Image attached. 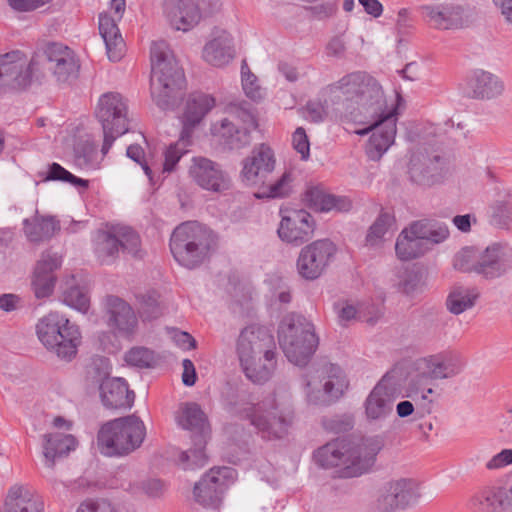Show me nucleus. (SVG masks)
Masks as SVG:
<instances>
[{
	"label": "nucleus",
	"instance_id": "nucleus-1",
	"mask_svg": "<svg viewBox=\"0 0 512 512\" xmlns=\"http://www.w3.org/2000/svg\"><path fill=\"white\" fill-rule=\"evenodd\" d=\"M335 112V117L357 119L356 112L373 111L369 130L372 134L366 145L370 160L379 161L394 143L397 132V109H385L383 92L379 83L365 72L344 75L323 89Z\"/></svg>",
	"mask_w": 512,
	"mask_h": 512
},
{
	"label": "nucleus",
	"instance_id": "nucleus-2",
	"mask_svg": "<svg viewBox=\"0 0 512 512\" xmlns=\"http://www.w3.org/2000/svg\"><path fill=\"white\" fill-rule=\"evenodd\" d=\"M384 446L381 436L336 439L320 447L314 454L315 461L324 468H336L341 478H353L367 472L376 455Z\"/></svg>",
	"mask_w": 512,
	"mask_h": 512
},
{
	"label": "nucleus",
	"instance_id": "nucleus-3",
	"mask_svg": "<svg viewBox=\"0 0 512 512\" xmlns=\"http://www.w3.org/2000/svg\"><path fill=\"white\" fill-rule=\"evenodd\" d=\"M242 416L257 430L262 438L282 439L292 427L295 411L287 383L277 384L273 391L256 403H248Z\"/></svg>",
	"mask_w": 512,
	"mask_h": 512
},
{
	"label": "nucleus",
	"instance_id": "nucleus-4",
	"mask_svg": "<svg viewBox=\"0 0 512 512\" xmlns=\"http://www.w3.org/2000/svg\"><path fill=\"white\" fill-rule=\"evenodd\" d=\"M151 95L156 105L169 109L185 86V76L165 41L154 42L150 50Z\"/></svg>",
	"mask_w": 512,
	"mask_h": 512
},
{
	"label": "nucleus",
	"instance_id": "nucleus-5",
	"mask_svg": "<svg viewBox=\"0 0 512 512\" xmlns=\"http://www.w3.org/2000/svg\"><path fill=\"white\" fill-rule=\"evenodd\" d=\"M35 329L40 343L60 360L70 362L76 357L81 331L65 314L51 311L38 320Z\"/></svg>",
	"mask_w": 512,
	"mask_h": 512
},
{
	"label": "nucleus",
	"instance_id": "nucleus-6",
	"mask_svg": "<svg viewBox=\"0 0 512 512\" xmlns=\"http://www.w3.org/2000/svg\"><path fill=\"white\" fill-rule=\"evenodd\" d=\"M215 245V235L196 221L178 225L172 232L169 242L174 259L183 267L193 269L209 256Z\"/></svg>",
	"mask_w": 512,
	"mask_h": 512
},
{
	"label": "nucleus",
	"instance_id": "nucleus-7",
	"mask_svg": "<svg viewBox=\"0 0 512 512\" xmlns=\"http://www.w3.org/2000/svg\"><path fill=\"white\" fill-rule=\"evenodd\" d=\"M278 339L287 359L297 366H305L318 346L314 325L295 314H289L282 319Z\"/></svg>",
	"mask_w": 512,
	"mask_h": 512
},
{
	"label": "nucleus",
	"instance_id": "nucleus-8",
	"mask_svg": "<svg viewBox=\"0 0 512 512\" xmlns=\"http://www.w3.org/2000/svg\"><path fill=\"white\" fill-rule=\"evenodd\" d=\"M143 422L136 416L118 418L104 424L98 433V447L106 456L128 454L142 444Z\"/></svg>",
	"mask_w": 512,
	"mask_h": 512
},
{
	"label": "nucleus",
	"instance_id": "nucleus-9",
	"mask_svg": "<svg viewBox=\"0 0 512 512\" xmlns=\"http://www.w3.org/2000/svg\"><path fill=\"white\" fill-rule=\"evenodd\" d=\"M349 387V381L342 368L328 363L310 375L304 385L309 403L327 406L339 400Z\"/></svg>",
	"mask_w": 512,
	"mask_h": 512
},
{
	"label": "nucleus",
	"instance_id": "nucleus-10",
	"mask_svg": "<svg viewBox=\"0 0 512 512\" xmlns=\"http://www.w3.org/2000/svg\"><path fill=\"white\" fill-rule=\"evenodd\" d=\"M96 117L102 125L104 134L101 152L106 155L115 139L129 129L126 100L119 93L103 94L98 101Z\"/></svg>",
	"mask_w": 512,
	"mask_h": 512
},
{
	"label": "nucleus",
	"instance_id": "nucleus-11",
	"mask_svg": "<svg viewBox=\"0 0 512 512\" xmlns=\"http://www.w3.org/2000/svg\"><path fill=\"white\" fill-rule=\"evenodd\" d=\"M400 370V367H394L388 371L367 395L363 408L368 423L381 426L393 415L395 395L392 386L398 384Z\"/></svg>",
	"mask_w": 512,
	"mask_h": 512
},
{
	"label": "nucleus",
	"instance_id": "nucleus-12",
	"mask_svg": "<svg viewBox=\"0 0 512 512\" xmlns=\"http://www.w3.org/2000/svg\"><path fill=\"white\" fill-rule=\"evenodd\" d=\"M41 56L36 54L29 61L20 50L0 55V91L3 88H25L31 83L39 68Z\"/></svg>",
	"mask_w": 512,
	"mask_h": 512
},
{
	"label": "nucleus",
	"instance_id": "nucleus-13",
	"mask_svg": "<svg viewBox=\"0 0 512 512\" xmlns=\"http://www.w3.org/2000/svg\"><path fill=\"white\" fill-rule=\"evenodd\" d=\"M220 0H163V13L170 25L179 31H189L196 26L202 13H211Z\"/></svg>",
	"mask_w": 512,
	"mask_h": 512
},
{
	"label": "nucleus",
	"instance_id": "nucleus-14",
	"mask_svg": "<svg viewBox=\"0 0 512 512\" xmlns=\"http://www.w3.org/2000/svg\"><path fill=\"white\" fill-rule=\"evenodd\" d=\"M337 248L328 239L313 241L304 246L298 255L296 268L305 280L318 279L332 262Z\"/></svg>",
	"mask_w": 512,
	"mask_h": 512
},
{
	"label": "nucleus",
	"instance_id": "nucleus-15",
	"mask_svg": "<svg viewBox=\"0 0 512 512\" xmlns=\"http://www.w3.org/2000/svg\"><path fill=\"white\" fill-rule=\"evenodd\" d=\"M236 475L235 469L231 467L210 469L194 486L195 501L204 507H218L225 491L234 483Z\"/></svg>",
	"mask_w": 512,
	"mask_h": 512
},
{
	"label": "nucleus",
	"instance_id": "nucleus-16",
	"mask_svg": "<svg viewBox=\"0 0 512 512\" xmlns=\"http://www.w3.org/2000/svg\"><path fill=\"white\" fill-rule=\"evenodd\" d=\"M419 484L413 479L390 481L380 490L376 507L381 512H394L415 504L420 498Z\"/></svg>",
	"mask_w": 512,
	"mask_h": 512
},
{
	"label": "nucleus",
	"instance_id": "nucleus-17",
	"mask_svg": "<svg viewBox=\"0 0 512 512\" xmlns=\"http://www.w3.org/2000/svg\"><path fill=\"white\" fill-rule=\"evenodd\" d=\"M188 175L196 185L207 191L220 193L231 187L228 174L218 163L206 157H193Z\"/></svg>",
	"mask_w": 512,
	"mask_h": 512
},
{
	"label": "nucleus",
	"instance_id": "nucleus-18",
	"mask_svg": "<svg viewBox=\"0 0 512 512\" xmlns=\"http://www.w3.org/2000/svg\"><path fill=\"white\" fill-rule=\"evenodd\" d=\"M125 8V0H111L110 12L113 15L104 13L99 16V32L105 42L108 58L113 62L119 61L125 50V43L117 25Z\"/></svg>",
	"mask_w": 512,
	"mask_h": 512
},
{
	"label": "nucleus",
	"instance_id": "nucleus-19",
	"mask_svg": "<svg viewBox=\"0 0 512 512\" xmlns=\"http://www.w3.org/2000/svg\"><path fill=\"white\" fill-rule=\"evenodd\" d=\"M275 164L274 152L268 145L255 147L242 162V182L247 186H264L268 176L274 171Z\"/></svg>",
	"mask_w": 512,
	"mask_h": 512
},
{
	"label": "nucleus",
	"instance_id": "nucleus-20",
	"mask_svg": "<svg viewBox=\"0 0 512 512\" xmlns=\"http://www.w3.org/2000/svg\"><path fill=\"white\" fill-rule=\"evenodd\" d=\"M447 173L446 161L438 155L416 151L410 156L408 174L420 186H432L442 181Z\"/></svg>",
	"mask_w": 512,
	"mask_h": 512
},
{
	"label": "nucleus",
	"instance_id": "nucleus-21",
	"mask_svg": "<svg viewBox=\"0 0 512 512\" xmlns=\"http://www.w3.org/2000/svg\"><path fill=\"white\" fill-rule=\"evenodd\" d=\"M42 56L47 62V69L52 72L58 82H69L77 77L79 64L69 47L61 43H48Z\"/></svg>",
	"mask_w": 512,
	"mask_h": 512
},
{
	"label": "nucleus",
	"instance_id": "nucleus-22",
	"mask_svg": "<svg viewBox=\"0 0 512 512\" xmlns=\"http://www.w3.org/2000/svg\"><path fill=\"white\" fill-rule=\"evenodd\" d=\"M478 275L485 279L503 276L511 267L512 247L506 242H493L480 249Z\"/></svg>",
	"mask_w": 512,
	"mask_h": 512
},
{
	"label": "nucleus",
	"instance_id": "nucleus-23",
	"mask_svg": "<svg viewBox=\"0 0 512 512\" xmlns=\"http://www.w3.org/2000/svg\"><path fill=\"white\" fill-rule=\"evenodd\" d=\"M314 229V219L307 211L294 210L282 217L277 233L282 241L300 245L313 236Z\"/></svg>",
	"mask_w": 512,
	"mask_h": 512
},
{
	"label": "nucleus",
	"instance_id": "nucleus-24",
	"mask_svg": "<svg viewBox=\"0 0 512 512\" xmlns=\"http://www.w3.org/2000/svg\"><path fill=\"white\" fill-rule=\"evenodd\" d=\"M276 345L271 331L260 325L245 327L237 341V355L239 359L254 357L268 353V350L275 351Z\"/></svg>",
	"mask_w": 512,
	"mask_h": 512
},
{
	"label": "nucleus",
	"instance_id": "nucleus-25",
	"mask_svg": "<svg viewBox=\"0 0 512 512\" xmlns=\"http://www.w3.org/2000/svg\"><path fill=\"white\" fill-rule=\"evenodd\" d=\"M108 326L121 337H130L138 326V320L132 307L121 298L109 296L106 299Z\"/></svg>",
	"mask_w": 512,
	"mask_h": 512
},
{
	"label": "nucleus",
	"instance_id": "nucleus-26",
	"mask_svg": "<svg viewBox=\"0 0 512 512\" xmlns=\"http://www.w3.org/2000/svg\"><path fill=\"white\" fill-rule=\"evenodd\" d=\"M418 371L428 374L432 380H443L460 374L463 364L458 355L447 352L421 358L414 363Z\"/></svg>",
	"mask_w": 512,
	"mask_h": 512
},
{
	"label": "nucleus",
	"instance_id": "nucleus-27",
	"mask_svg": "<svg viewBox=\"0 0 512 512\" xmlns=\"http://www.w3.org/2000/svg\"><path fill=\"white\" fill-rule=\"evenodd\" d=\"M235 57L233 37L223 29H214L202 50V58L215 67L229 64Z\"/></svg>",
	"mask_w": 512,
	"mask_h": 512
},
{
	"label": "nucleus",
	"instance_id": "nucleus-28",
	"mask_svg": "<svg viewBox=\"0 0 512 512\" xmlns=\"http://www.w3.org/2000/svg\"><path fill=\"white\" fill-rule=\"evenodd\" d=\"M61 257L57 253L44 252L37 262L34 276L32 279V288L38 299L49 297L56 284L54 271L60 268Z\"/></svg>",
	"mask_w": 512,
	"mask_h": 512
},
{
	"label": "nucleus",
	"instance_id": "nucleus-29",
	"mask_svg": "<svg viewBox=\"0 0 512 512\" xmlns=\"http://www.w3.org/2000/svg\"><path fill=\"white\" fill-rule=\"evenodd\" d=\"M430 246L424 239L422 228L417 221L405 227L397 237L396 255L400 260L408 261L424 255Z\"/></svg>",
	"mask_w": 512,
	"mask_h": 512
},
{
	"label": "nucleus",
	"instance_id": "nucleus-30",
	"mask_svg": "<svg viewBox=\"0 0 512 512\" xmlns=\"http://www.w3.org/2000/svg\"><path fill=\"white\" fill-rule=\"evenodd\" d=\"M101 400L107 408H130L134 402V392L129 390L125 379L106 378L100 385Z\"/></svg>",
	"mask_w": 512,
	"mask_h": 512
},
{
	"label": "nucleus",
	"instance_id": "nucleus-31",
	"mask_svg": "<svg viewBox=\"0 0 512 512\" xmlns=\"http://www.w3.org/2000/svg\"><path fill=\"white\" fill-rule=\"evenodd\" d=\"M422 13L437 29H458L464 26V11L456 5L423 6Z\"/></svg>",
	"mask_w": 512,
	"mask_h": 512
},
{
	"label": "nucleus",
	"instance_id": "nucleus-32",
	"mask_svg": "<svg viewBox=\"0 0 512 512\" xmlns=\"http://www.w3.org/2000/svg\"><path fill=\"white\" fill-rule=\"evenodd\" d=\"M215 106L212 96L204 93H193L189 96L182 116V131L184 135L192 136L194 128L203 120Z\"/></svg>",
	"mask_w": 512,
	"mask_h": 512
},
{
	"label": "nucleus",
	"instance_id": "nucleus-33",
	"mask_svg": "<svg viewBox=\"0 0 512 512\" xmlns=\"http://www.w3.org/2000/svg\"><path fill=\"white\" fill-rule=\"evenodd\" d=\"M469 94L475 99H493L504 92L503 81L485 70H475L468 80Z\"/></svg>",
	"mask_w": 512,
	"mask_h": 512
},
{
	"label": "nucleus",
	"instance_id": "nucleus-34",
	"mask_svg": "<svg viewBox=\"0 0 512 512\" xmlns=\"http://www.w3.org/2000/svg\"><path fill=\"white\" fill-rule=\"evenodd\" d=\"M240 365L248 379L257 384H264L272 377L276 366L275 351L267 354L239 359Z\"/></svg>",
	"mask_w": 512,
	"mask_h": 512
},
{
	"label": "nucleus",
	"instance_id": "nucleus-35",
	"mask_svg": "<svg viewBox=\"0 0 512 512\" xmlns=\"http://www.w3.org/2000/svg\"><path fill=\"white\" fill-rule=\"evenodd\" d=\"M304 201L308 206L320 212H346L352 206L349 198L330 194L320 186L309 187L304 194Z\"/></svg>",
	"mask_w": 512,
	"mask_h": 512
},
{
	"label": "nucleus",
	"instance_id": "nucleus-36",
	"mask_svg": "<svg viewBox=\"0 0 512 512\" xmlns=\"http://www.w3.org/2000/svg\"><path fill=\"white\" fill-rule=\"evenodd\" d=\"M6 512H42L43 506L32 489L23 484L12 485L5 498Z\"/></svg>",
	"mask_w": 512,
	"mask_h": 512
},
{
	"label": "nucleus",
	"instance_id": "nucleus-37",
	"mask_svg": "<svg viewBox=\"0 0 512 512\" xmlns=\"http://www.w3.org/2000/svg\"><path fill=\"white\" fill-rule=\"evenodd\" d=\"M175 420L179 427L189 430L195 435L206 437L209 432L207 417L197 403L181 404Z\"/></svg>",
	"mask_w": 512,
	"mask_h": 512
},
{
	"label": "nucleus",
	"instance_id": "nucleus-38",
	"mask_svg": "<svg viewBox=\"0 0 512 512\" xmlns=\"http://www.w3.org/2000/svg\"><path fill=\"white\" fill-rule=\"evenodd\" d=\"M60 230V223L54 216L35 213L31 218L23 220V231L31 242H42L51 239Z\"/></svg>",
	"mask_w": 512,
	"mask_h": 512
},
{
	"label": "nucleus",
	"instance_id": "nucleus-39",
	"mask_svg": "<svg viewBox=\"0 0 512 512\" xmlns=\"http://www.w3.org/2000/svg\"><path fill=\"white\" fill-rule=\"evenodd\" d=\"M489 223L500 230L512 231V193L499 191L490 203Z\"/></svg>",
	"mask_w": 512,
	"mask_h": 512
},
{
	"label": "nucleus",
	"instance_id": "nucleus-40",
	"mask_svg": "<svg viewBox=\"0 0 512 512\" xmlns=\"http://www.w3.org/2000/svg\"><path fill=\"white\" fill-rule=\"evenodd\" d=\"M62 301L70 308L86 314L90 308V297L74 274L66 275L61 286Z\"/></svg>",
	"mask_w": 512,
	"mask_h": 512
},
{
	"label": "nucleus",
	"instance_id": "nucleus-41",
	"mask_svg": "<svg viewBox=\"0 0 512 512\" xmlns=\"http://www.w3.org/2000/svg\"><path fill=\"white\" fill-rule=\"evenodd\" d=\"M76 446L75 438L70 434L53 433L43 436V455L48 467H53L57 457L68 454Z\"/></svg>",
	"mask_w": 512,
	"mask_h": 512
},
{
	"label": "nucleus",
	"instance_id": "nucleus-42",
	"mask_svg": "<svg viewBox=\"0 0 512 512\" xmlns=\"http://www.w3.org/2000/svg\"><path fill=\"white\" fill-rule=\"evenodd\" d=\"M479 296L480 292L476 287L457 285L449 292L446 307L450 313L459 315L473 308Z\"/></svg>",
	"mask_w": 512,
	"mask_h": 512
},
{
	"label": "nucleus",
	"instance_id": "nucleus-43",
	"mask_svg": "<svg viewBox=\"0 0 512 512\" xmlns=\"http://www.w3.org/2000/svg\"><path fill=\"white\" fill-rule=\"evenodd\" d=\"M213 135L223 139L224 143L231 149H239L250 143V135L245 129H238L227 119L212 124Z\"/></svg>",
	"mask_w": 512,
	"mask_h": 512
},
{
	"label": "nucleus",
	"instance_id": "nucleus-44",
	"mask_svg": "<svg viewBox=\"0 0 512 512\" xmlns=\"http://www.w3.org/2000/svg\"><path fill=\"white\" fill-rule=\"evenodd\" d=\"M509 505L508 494L496 489L485 490L473 499V507L477 512H501Z\"/></svg>",
	"mask_w": 512,
	"mask_h": 512
},
{
	"label": "nucleus",
	"instance_id": "nucleus-45",
	"mask_svg": "<svg viewBox=\"0 0 512 512\" xmlns=\"http://www.w3.org/2000/svg\"><path fill=\"white\" fill-rule=\"evenodd\" d=\"M95 254L102 264H111L118 257L120 245L117 232L100 231L95 237Z\"/></svg>",
	"mask_w": 512,
	"mask_h": 512
},
{
	"label": "nucleus",
	"instance_id": "nucleus-46",
	"mask_svg": "<svg viewBox=\"0 0 512 512\" xmlns=\"http://www.w3.org/2000/svg\"><path fill=\"white\" fill-rule=\"evenodd\" d=\"M431 380L428 374L418 371L415 367V372L410 374L407 384V396L415 401L422 400L431 403L432 400L429 399V395L434 392L433 388L430 386Z\"/></svg>",
	"mask_w": 512,
	"mask_h": 512
},
{
	"label": "nucleus",
	"instance_id": "nucleus-47",
	"mask_svg": "<svg viewBox=\"0 0 512 512\" xmlns=\"http://www.w3.org/2000/svg\"><path fill=\"white\" fill-rule=\"evenodd\" d=\"M395 224L394 216L389 212H381L374 223L370 226L366 235V243L369 246H379L385 236L393 228Z\"/></svg>",
	"mask_w": 512,
	"mask_h": 512
},
{
	"label": "nucleus",
	"instance_id": "nucleus-48",
	"mask_svg": "<svg viewBox=\"0 0 512 512\" xmlns=\"http://www.w3.org/2000/svg\"><path fill=\"white\" fill-rule=\"evenodd\" d=\"M480 260V248L464 247L453 259V266L456 270L465 273H475L478 275V266Z\"/></svg>",
	"mask_w": 512,
	"mask_h": 512
},
{
	"label": "nucleus",
	"instance_id": "nucleus-49",
	"mask_svg": "<svg viewBox=\"0 0 512 512\" xmlns=\"http://www.w3.org/2000/svg\"><path fill=\"white\" fill-rule=\"evenodd\" d=\"M120 248L134 258L142 259L145 251L141 247L140 236L130 227H120L116 230Z\"/></svg>",
	"mask_w": 512,
	"mask_h": 512
},
{
	"label": "nucleus",
	"instance_id": "nucleus-50",
	"mask_svg": "<svg viewBox=\"0 0 512 512\" xmlns=\"http://www.w3.org/2000/svg\"><path fill=\"white\" fill-rule=\"evenodd\" d=\"M191 137L181 132L179 140L166 148L164 152V172L173 171L181 157L187 153V147L191 145Z\"/></svg>",
	"mask_w": 512,
	"mask_h": 512
},
{
	"label": "nucleus",
	"instance_id": "nucleus-51",
	"mask_svg": "<svg viewBox=\"0 0 512 512\" xmlns=\"http://www.w3.org/2000/svg\"><path fill=\"white\" fill-rule=\"evenodd\" d=\"M74 163L82 169H96L97 150L89 141H79L74 147Z\"/></svg>",
	"mask_w": 512,
	"mask_h": 512
},
{
	"label": "nucleus",
	"instance_id": "nucleus-52",
	"mask_svg": "<svg viewBox=\"0 0 512 512\" xmlns=\"http://www.w3.org/2000/svg\"><path fill=\"white\" fill-rule=\"evenodd\" d=\"M205 443V437L199 436V439L195 441L193 449L181 453L180 462L183 464L184 469H198L206 464Z\"/></svg>",
	"mask_w": 512,
	"mask_h": 512
},
{
	"label": "nucleus",
	"instance_id": "nucleus-53",
	"mask_svg": "<svg viewBox=\"0 0 512 512\" xmlns=\"http://www.w3.org/2000/svg\"><path fill=\"white\" fill-rule=\"evenodd\" d=\"M417 223L421 226L424 239L430 247L433 244L443 243L450 235L449 228L445 223L427 220H418Z\"/></svg>",
	"mask_w": 512,
	"mask_h": 512
},
{
	"label": "nucleus",
	"instance_id": "nucleus-54",
	"mask_svg": "<svg viewBox=\"0 0 512 512\" xmlns=\"http://www.w3.org/2000/svg\"><path fill=\"white\" fill-rule=\"evenodd\" d=\"M291 191V175L284 173L276 182L263 187L261 192L255 194L257 198H281Z\"/></svg>",
	"mask_w": 512,
	"mask_h": 512
},
{
	"label": "nucleus",
	"instance_id": "nucleus-55",
	"mask_svg": "<svg viewBox=\"0 0 512 512\" xmlns=\"http://www.w3.org/2000/svg\"><path fill=\"white\" fill-rule=\"evenodd\" d=\"M45 181H62V182H68L74 186H81L83 188L88 187V181L79 177H76L72 173H70L68 170L63 168L58 163H52L49 165L48 172L46 177L44 178Z\"/></svg>",
	"mask_w": 512,
	"mask_h": 512
},
{
	"label": "nucleus",
	"instance_id": "nucleus-56",
	"mask_svg": "<svg viewBox=\"0 0 512 512\" xmlns=\"http://www.w3.org/2000/svg\"><path fill=\"white\" fill-rule=\"evenodd\" d=\"M324 96V103L320 101H309L305 107V118L309 121L320 123L325 120V118L333 112V106L330 101L326 102L327 97Z\"/></svg>",
	"mask_w": 512,
	"mask_h": 512
},
{
	"label": "nucleus",
	"instance_id": "nucleus-57",
	"mask_svg": "<svg viewBox=\"0 0 512 512\" xmlns=\"http://www.w3.org/2000/svg\"><path fill=\"white\" fill-rule=\"evenodd\" d=\"M126 363L139 368H148L155 362L154 353L145 347H134L126 352Z\"/></svg>",
	"mask_w": 512,
	"mask_h": 512
},
{
	"label": "nucleus",
	"instance_id": "nucleus-58",
	"mask_svg": "<svg viewBox=\"0 0 512 512\" xmlns=\"http://www.w3.org/2000/svg\"><path fill=\"white\" fill-rule=\"evenodd\" d=\"M139 314L143 320L156 319L161 315V309L156 293H150L142 297Z\"/></svg>",
	"mask_w": 512,
	"mask_h": 512
},
{
	"label": "nucleus",
	"instance_id": "nucleus-59",
	"mask_svg": "<svg viewBox=\"0 0 512 512\" xmlns=\"http://www.w3.org/2000/svg\"><path fill=\"white\" fill-rule=\"evenodd\" d=\"M242 87L246 96L252 100L262 97L261 88L257 83V77L252 74L247 66H242Z\"/></svg>",
	"mask_w": 512,
	"mask_h": 512
},
{
	"label": "nucleus",
	"instance_id": "nucleus-60",
	"mask_svg": "<svg viewBox=\"0 0 512 512\" xmlns=\"http://www.w3.org/2000/svg\"><path fill=\"white\" fill-rule=\"evenodd\" d=\"M77 512H117L115 506L107 499H88L82 502Z\"/></svg>",
	"mask_w": 512,
	"mask_h": 512
},
{
	"label": "nucleus",
	"instance_id": "nucleus-61",
	"mask_svg": "<svg viewBox=\"0 0 512 512\" xmlns=\"http://www.w3.org/2000/svg\"><path fill=\"white\" fill-rule=\"evenodd\" d=\"M294 149L301 155L302 160H307L310 156V144L305 130L299 127L292 136Z\"/></svg>",
	"mask_w": 512,
	"mask_h": 512
},
{
	"label": "nucleus",
	"instance_id": "nucleus-62",
	"mask_svg": "<svg viewBox=\"0 0 512 512\" xmlns=\"http://www.w3.org/2000/svg\"><path fill=\"white\" fill-rule=\"evenodd\" d=\"M51 2L52 0H7L8 5L18 12H32Z\"/></svg>",
	"mask_w": 512,
	"mask_h": 512
},
{
	"label": "nucleus",
	"instance_id": "nucleus-63",
	"mask_svg": "<svg viewBox=\"0 0 512 512\" xmlns=\"http://www.w3.org/2000/svg\"><path fill=\"white\" fill-rule=\"evenodd\" d=\"M126 154L130 159L140 164L146 176L152 181V170L144 158L143 148L138 144H131L128 146Z\"/></svg>",
	"mask_w": 512,
	"mask_h": 512
},
{
	"label": "nucleus",
	"instance_id": "nucleus-64",
	"mask_svg": "<svg viewBox=\"0 0 512 512\" xmlns=\"http://www.w3.org/2000/svg\"><path fill=\"white\" fill-rule=\"evenodd\" d=\"M512 464V449H503L494 455L487 463L488 470L502 469Z\"/></svg>",
	"mask_w": 512,
	"mask_h": 512
}]
</instances>
